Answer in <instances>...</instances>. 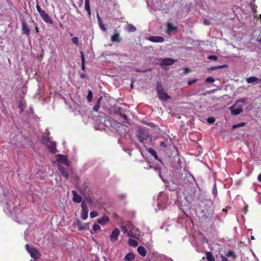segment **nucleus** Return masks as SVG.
<instances>
[{
	"mask_svg": "<svg viewBox=\"0 0 261 261\" xmlns=\"http://www.w3.org/2000/svg\"><path fill=\"white\" fill-rule=\"evenodd\" d=\"M138 133V137L141 143L145 144L148 140V141L151 140V136L145 129L139 128Z\"/></svg>",
	"mask_w": 261,
	"mask_h": 261,
	"instance_id": "obj_1",
	"label": "nucleus"
},
{
	"mask_svg": "<svg viewBox=\"0 0 261 261\" xmlns=\"http://www.w3.org/2000/svg\"><path fill=\"white\" fill-rule=\"evenodd\" d=\"M156 92L159 99L162 100H166L170 98V97L167 94V93L164 91L162 85L159 82L156 83Z\"/></svg>",
	"mask_w": 261,
	"mask_h": 261,
	"instance_id": "obj_2",
	"label": "nucleus"
},
{
	"mask_svg": "<svg viewBox=\"0 0 261 261\" xmlns=\"http://www.w3.org/2000/svg\"><path fill=\"white\" fill-rule=\"evenodd\" d=\"M25 248L32 258L37 259L41 257V254L34 246L30 247L28 244H26Z\"/></svg>",
	"mask_w": 261,
	"mask_h": 261,
	"instance_id": "obj_3",
	"label": "nucleus"
},
{
	"mask_svg": "<svg viewBox=\"0 0 261 261\" xmlns=\"http://www.w3.org/2000/svg\"><path fill=\"white\" fill-rule=\"evenodd\" d=\"M82 212L81 218L83 220H85L88 218L89 210L88 207L85 201L81 203Z\"/></svg>",
	"mask_w": 261,
	"mask_h": 261,
	"instance_id": "obj_4",
	"label": "nucleus"
},
{
	"mask_svg": "<svg viewBox=\"0 0 261 261\" xmlns=\"http://www.w3.org/2000/svg\"><path fill=\"white\" fill-rule=\"evenodd\" d=\"M21 22L22 23V34L27 35V36H29L30 34V31H31L30 28L29 27V25L23 19H21Z\"/></svg>",
	"mask_w": 261,
	"mask_h": 261,
	"instance_id": "obj_5",
	"label": "nucleus"
},
{
	"mask_svg": "<svg viewBox=\"0 0 261 261\" xmlns=\"http://www.w3.org/2000/svg\"><path fill=\"white\" fill-rule=\"evenodd\" d=\"M120 234V230L118 228H115L112 232L110 239L112 242H115L118 240Z\"/></svg>",
	"mask_w": 261,
	"mask_h": 261,
	"instance_id": "obj_6",
	"label": "nucleus"
},
{
	"mask_svg": "<svg viewBox=\"0 0 261 261\" xmlns=\"http://www.w3.org/2000/svg\"><path fill=\"white\" fill-rule=\"evenodd\" d=\"M57 161L58 162L63 164L67 166H69V164L68 161L67 160V157L62 154H58L57 155Z\"/></svg>",
	"mask_w": 261,
	"mask_h": 261,
	"instance_id": "obj_7",
	"label": "nucleus"
},
{
	"mask_svg": "<svg viewBox=\"0 0 261 261\" xmlns=\"http://www.w3.org/2000/svg\"><path fill=\"white\" fill-rule=\"evenodd\" d=\"M40 16L45 22L51 24L53 23V20L45 11L41 13Z\"/></svg>",
	"mask_w": 261,
	"mask_h": 261,
	"instance_id": "obj_8",
	"label": "nucleus"
},
{
	"mask_svg": "<svg viewBox=\"0 0 261 261\" xmlns=\"http://www.w3.org/2000/svg\"><path fill=\"white\" fill-rule=\"evenodd\" d=\"M175 60L168 58H165L162 60L161 62V65H171L175 62Z\"/></svg>",
	"mask_w": 261,
	"mask_h": 261,
	"instance_id": "obj_9",
	"label": "nucleus"
},
{
	"mask_svg": "<svg viewBox=\"0 0 261 261\" xmlns=\"http://www.w3.org/2000/svg\"><path fill=\"white\" fill-rule=\"evenodd\" d=\"M58 169L59 171L61 173L62 175L65 177L66 179H68L69 177V173L68 172L65 170L64 167L61 165H58Z\"/></svg>",
	"mask_w": 261,
	"mask_h": 261,
	"instance_id": "obj_10",
	"label": "nucleus"
},
{
	"mask_svg": "<svg viewBox=\"0 0 261 261\" xmlns=\"http://www.w3.org/2000/svg\"><path fill=\"white\" fill-rule=\"evenodd\" d=\"M148 40L153 42H163L164 38L161 36H150L148 38Z\"/></svg>",
	"mask_w": 261,
	"mask_h": 261,
	"instance_id": "obj_11",
	"label": "nucleus"
},
{
	"mask_svg": "<svg viewBox=\"0 0 261 261\" xmlns=\"http://www.w3.org/2000/svg\"><path fill=\"white\" fill-rule=\"evenodd\" d=\"M231 113L235 115H239L243 112V108L241 107L236 108L234 106H232L230 108Z\"/></svg>",
	"mask_w": 261,
	"mask_h": 261,
	"instance_id": "obj_12",
	"label": "nucleus"
},
{
	"mask_svg": "<svg viewBox=\"0 0 261 261\" xmlns=\"http://www.w3.org/2000/svg\"><path fill=\"white\" fill-rule=\"evenodd\" d=\"M120 228H121L122 231L124 233H127V236L128 237H133V238H137L136 235L133 233L132 230H129V231H127V227L125 226L121 225L120 226Z\"/></svg>",
	"mask_w": 261,
	"mask_h": 261,
	"instance_id": "obj_13",
	"label": "nucleus"
},
{
	"mask_svg": "<svg viewBox=\"0 0 261 261\" xmlns=\"http://www.w3.org/2000/svg\"><path fill=\"white\" fill-rule=\"evenodd\" d=\"M72 194H73V201L74 202L80 203L82 201V198L81 196L79 195L75 191L72 190Z\"/></svg>",
	"mask_w": 261,
	"mask_h": 261,
	"instance_id": "obj_14",
	"label": "nucleus"
},
{
	"mask_svg": "<svg viewBox=\"0 0 261 261\" xmlns=\"http://www.w3.org/2000/svg\"><path fill=\"white\" fill-rule=\"evenodd\" d=\"M110 221V219L108 216L104 215L101 218L98 219L97 222L101 225H104L108 223Z\"/></svg>",
	"mask_w": 261,
	"mask_h": 261,
	"instance_id": "obj_15",
	"label": "nucleus"
},
{
	"mask_svg": "<svg viewBox=\"0 0 261 261\" xmlns=\"http://www.w3.org/2000/svg\"><path fill=\"white\" fill-rule=\"evenodd\" d=\"M118 114H119V115L123 118V120L122 122L123 123H127V117L126 115L124 113V111L122 108H119L118 110Z\"/></svg>",
	"mask_w": 261,
	"mask_h": 261,
	"instance_id": "obj_16",
	"label": "nucleus"
},
{
	"mask_svg": "<svg viewBox=\"0 0 261 261\" xmlns=\"http://www.w3.org/2000/svg\"><path fill=\"white\" fill-rule=\"evenodd\" d=\"M47 148L49 151L53 153H55L56 151V144L55 142H50L47 145Z\"/></svg>",
	"mask_w": 261,
	"mask_h": 261,
	"instance_id": "obj_17",
	"label": "nucleus"
},
{
	"mask_svg": "<svg viewBox=\"0 0 261 261\" xmlns=\"http://www.w3.org/2000/svg\"><path fill=\"white\" fill-rule=\"evenodd\" d=\"M261 81V79H258L255 76H251L247 79V82L248 83H252L253 82H256L257 83Z\"/></svg>",
	"mask_w": 261,
	"mask_h": 261,
	"instance_id": "obj_18",
	"label": "nucleus"
},
{
	"mask_svg": "<svg viewBox=\"0 0 261 261\" xmlns=\"http://www.w3.org/2000/svg\"><path fill=\"white\" fill-rule=\"evenodd\" d=\"M135 255L133 253H128L124 257V261H133L135 258Z\"/></svg>",
	"mask_w": 261,
	"mask_h": 261,
	"instance_id": "obj_19",
	"label": "nucleus"
},
{
	"mask_svg": "<svg viewBox=\"0 0 261 261\" xmlns=\"http://www.w3.org/2000/svg\"><path fill=\"white\" fill-rule=\"evenodd\" d=\"M138 252L142 256L144 257L146 255V251L145 248L142 246H140L138 247L137 249Z\"/></svg>",
	"mask_w": 261,
	"mask_h": 261,
	"instance_id": "obj_20",
	"label": "nucleus"
},
{
	"mask_svg": "<svg viewBox=\"0 0 261 261\" xmlns=\"http://www.w3.org/2000/svg\"><path fill=\"white\" fill-rule=\"evenodd\" d=\"M121 39L120 37L119 33H117L111 36V41L112 42H119Z\"/></svg>",
	"mask_w": 261,
	"mask_h": 261,
	"instance_id": "obj_21",
	"label": "nucleus"
},
{
	"mask_svg": "<svg viewBox=\"0 0 261 261\" xmlns=\"http://www.w3.org/2000/svg\"><path fill=\"white\" fill-rule=\"evenodd\" d=\"M102 97L101 96L99 98L98 100H97V101L96 102V104L95 105L93 108V110L94 111L97 112L99 110L101 103V100H102Z\"/></svg>",
	"mask_w": 261,
	"mask_h": 261,
	"instance_id": "obj_22",
	"label": "nucleus"
},
{
	"mask_svg": "<svg viewBox=\"0 0 261 261\" xmlns=\"http://www.w3.org/2000/svg\"><path fill=\"white\" fill-rule=\"evenodd\" d=\"M75 225L77 227L79 230L82 231L84 230L83 224L79 219L76 220Z\"/></svg>",
	"mask_w": 261,
	"mask_h": 261,
	"instance_id": "obj_23",
	"label": "nucleus"
},
{
	"mask_svg": "<svg viewBox=\"0 0 261 261\" xmlns=\"http://www.w3.org/2000/svg\"><path fill=\"white\" fill-rule=\"evenodd\" d=\"M85 9L88 12V15L90 16L91 13V10H90V0H85Z\"/></svg>",
	"mask_w": 261,
	"mask_h": 261,
	"instance_id": "obj_24",
	"label": "nucleus"
},
{
	"mask_svg": "<svg viewBox=\"0 0 261 261\" xmlns=\"http://www.w3.org/2000/svg\"><path fill=\"white\" fill-rule=\"evenodd\" d=\"M81 54V59H82V69L83 70H85V59L84 54L83 51L80 52Z\"/></svg>",
	"mask_w": 261,
	"mask_h": 261,
	"instance_id": "obj_25",
	"label": "nucleus"
},
{
	"mask_svg": "<svg viewBox=\"0 0 261 261\" xmlns=\"http://www.w3.org/2000/svg\"><path fill=\"white\" fill-rule=\"evenodd\" d=\"M206 259L208 261H215V258L211 252H206Z\"/></svg>",
	"mask_w": 261,
	"mask_h": 261,
	"instance_id": "obj_26",
	"label": "nucleus"
},
{
	"mask_svg": "<svg viewBox=\"0 0 261 261\" xmlns=\"http://www.w3.org/2000/svg\"><path fill=\"white\" fill-rule=\"evenodd\" d=\"M98 20V23L99 27L100 29L103 31H106V28L105 27V25L103 24L102 21L101 20L100 17L98 15L97 16Z\"/></svg>",
	"mask_w": 261,
	"mask_h": 261,
	"instance_id": "obj_27",
	"label": "nucleus"
},
{
	"mask_svg": "<svg viewBox=\"0 0 261 261\" xmlns=\"http://www.w3.org/2000/svg\"><path fill=\"white\" fill-rule=\"evenodd\" d=\"M226 256L227 257H231L232 258L235 260L237 257V255L235 254V253L232 251L229 250L226 254Z\"/></svg>",
	"mask_w": 261,
	"mask_h": 261,
	"instance_id": "obj_28",
	"label": "nucleus"
},
{
	"mask_svg": "<svg viewBox=\"0 0 261 261\" xmlns=\"http://www.w3.org/2000/svg\"><path fill=\"white\" fill-rule=\"evenodd\" d=\"M128 244L132 247H137L138 245V242L136 240L132 239H129Z\"/></svg>",
	"mask_w": 261,
	"mask_h": 261,
	"instance_id": "obj_29",
	"label": "nucleus"
},
{
	"mask_svg": "<svg viewBox=\"0 0 261 261\" xmlns=\"http://www.w3.org/2000/svg\"><path fill=\"white\" fill-rule=\"evenodd\" d=\"M127 30L129 32H133L136 31V28L132 24H128L127 26Z\"/></svg>",
	"mask_w": 261,
	"mask_h": 261,
	"instance_id": "obj_30",
	"label": "nucleus"
},
{
	"mask_svg": "<svg viewBox=\"0 0 261 261\" xmlns=\"http://www.w3.org/2000/svg\"><path fill=\"white\" fill-rule=\"evenodd\" d=\"M87 100L88 101L90 102L91 101L92 98H93V93L91 90L88 91V95L87 97Z\"/></svg>",
	"mask_w": 261,
	"mask_h": 261,
	"instance_id": "obj_31",
	"label": "nucleus"
},
{
	"mask_svg": "<svg viewBox=\"0 0 261 261\" xmlns=\"http://www.w3.org/2000/svg\"><path fill=\"white\" fill-rule=\"evenodd\" d=\"M149 152L152 156H153L155 159H158V155L156 154V152H155V151L154 150H153V149L150 148L149 149Z\"/></svg>",
	"mask_w": 261,
	"mask_h": 261,
	"instance_id": "obj_32",
	"label": "nucleus"
},
{
	"mask_svg": "<svg viewBox=\"0 0 261 261\" xmlns=\"http://www.w3.org/2000/svg\"><path fill=\"white\" fill-rule=\"evenodd\" d=\"M168 31H175L177 30V28L176 27H174L170 23H168L167 24Z\"/></svg>",
	"mask_w": 261,
	"mask_h": 261,
	"instance_id": "obj_33",
	"label": "nucleus"
},
{
	"mask_svg": "<svg viewBox=\"0 0 261 261\" xmlns=\"http://www.w3.org/2000/svg\"><path fill=\"white\" fill-rule=\"evenodd\" d=\"M71 41H72V43H73L74 44H75L76 45H78L79 44V38L76 37H74L72 38Z\"/></svg>",
	"mask_w": 261,
	"mask_h": 261,
	"instance_id": "obj_34",
	"label": "nucleus"
},
{
	"mask_svg": "<svg viewBox=\"0 0 261 261\" xmlns=\"http://www.w3.org/2000/svg\"><path fill=\"white\" fill-rule=\"evenodd\" d=\"M100 229V226L97 224H95L93 226V230L95 233L97 232V231Z\"/></svg>",
	"mask_w": 261,
	"mask_h": 261,
	"instance_id": "obj_35",
	"label": "nucleus"
},
{
	"mask_svg": "<svg viewBox=\"0 0 261 261\" xmlns=\"http://www.w3.org/2000/svg\"><path fill=\"white\" fill-rule=\"evenodd\" d=\"M98 216V213L96 211H93L90 212V216L91 218H94Z\"/></svg>",
	"mask_w": 261,
	"mask_h": 261,
	"instance_id": "obj_36",
	"label": "nucleus"
},
{
	"mask_svg": "<svg viewBox=\"0 0 261 261\" xmlns=\"http://www.w3.org/2000/svg\"><path fill=\"white\" fill-rule=\"evenodd\" d=\"M245 125V123L242 122L239 123L238 124L233 125V126H232V128H237V127H240L243 126Z\"/></svg>",
	"mask_w": 261,
	"mask_h": 261,
	"instance_id": "obj_37",
	"label": "nucleus"
},
{
	"mask_svg": "<svg viewBox=\"0 0 261 261\" xmlns=\"http://www.w3.org/2000/svg\"><path fill=\"white\" fill-rule=\"evenodd\" d=\"M207 121L210 124L213 123L215 121V118L213 117H208L207 119Z\"/></svg>",
	"mask_w": 261,
	"mask_h": 261,
	"instance_id": "obj_38",
	"label": "nucleus"
},
{
	"mask_svg": "<svg viewBox=\"0 0 261 261\" xmlns=\"http://www.w3.org/2000/svg\"><path fill=\"white\" fill-rule=\"evenodd\" d=\"M207 59L211 60L217 61L218 59V57L215 55H210L207 57Z\"/></svg>",
	"mask_w": 261,
	"mask_h": 261,
	"instance_id": "obj_39",
	"label": "nucleus"
},
{
	"mask_svg": "<svg viewBox=\"0 0 261 261\" xmlns=\"http://www.w3.org/2000/svg\"><path fill=\"white\" fill-rule=\"evenodd\" d=\"M214 82H215V79L211 76H209V77H207L205 80V82H206V83H214Z\"/></svg>",
	"mask_w": 261,
	"mask_h": 261,
	"instance_id": "obj_40",
	"label": "nucleus"
},
{
	"mask_svg": "<svg viewBox=\"0 0 261 261\" xmlns=\"http://www.w3.org/2000/svg\"><path fill=\"white\" fill-rule=\"evenodd\" d=\"M29 22L32 23L34 24V25H35V30L36 31V32H39L38 28L37 27L36 23H35L34 20L31 17L30 18Z\"/></svg>",
	"mask_w": 261,
	"mask_h": 261,
	"instance_id": "obj_41",
	"label": "nucleus"
},
{
	"mask_svg": "<svg viewBox=\"0 0 261 261\" xmlns=\"http://www.w3.org/2000/svg\"><path fill=\"white\" fill-rule=\"evenodd\" d=\"M84 229L89 230L90 228V223L88 222L83 224Z\"/></svg>",
	"mask_w": 261,
	"mask_h": 261,
	"instance_id": "obj_42",
	"label": "nucleus"
},
{
	"mask_svg": "<svg viewBox=\"0 0 261 261\" xmlns=\"http://www.w3.org/2000/svg\"><path fill=\"white\" fill-rule=\"evenodd\" d=\"M36 9L38 12L39 13L40 15L41 14V13L44 11V10L41 9V7L38 5L36 6Z\"/></svg>",
	"mask_w": 261,
	"mask_h": 261,
	"instance_id": "obj_43",
	"label": "nucleus"
},
{
	"mask_svg": "<svg viewBox=\"0 0 261 261\" xmlns=\"http://www.w3.org/2000/svg\"><path fill=\"white\" fill-rule=\"evenodd\" d=\"M203 22L205 25H209L211 24L210 21L207 19H204Z\"/></svg>",
	"mask_w": 261,
	"mask_h": 261,
	"instance_id": "obj_44",
	"label": "nucleus"
},
{
	"mask_svg": "<svg viewBox=\"0 0 261 261\" xmlns=\"http://www.w3.org/2000/svg\"><path fill=\"white\" fill-rule=\"evenodd\" d=\"M160 146L161 147H165V148L167 147L166 141H161L160 142Z\"/></svg>",
	"mask_w": 261,
	"mask_h": 261,
	"instance_id": "obj_45",
	"label": "nucleus"
},
{
	"mask_svg": "<svg viewBox=\"0 0 261 261\" xmlns=\"http://www.w3.org/2000/svg\"><path fill=\"white\" fill-rule=\"evenodd\" d=\"M220 257L221 258V261H228L226 256H224L223 255H221Z\"/></svg>",
	"mask_w": 261,
	"mask_h": 261,
	"instance_id": "obj_46",
	"label": "nucleus"
},
{
	"mask_svg": "<svg viewBox=\"0 0 261 261\" xmlns=\"http://www.w3.org/2000/svg\"><path fill=\"white\" fill-rule=\"evenodd\" d=\"M196 81H197V79H195V80H192V81H189L188 82V85H192V84L195 83Z\"/></svg>",
	"mask_w": 261,
	"mask_h": 261,
	"instance_id": "obj_47",
	"label": "nucleus"
},
{
	"mask_svg": "<svg viewBox=\"0 0 261 261\" xmlns=\"http://www.w3.org/2000/svg\"><path fill=\"white\" fill-rule=\"evenodd\" d=\"M224 67V66H219L217 67H214L212 68V70H215L216 69H219V68H222Z\"/></svg>",
	"mask_w": 261,
	"mask_h": 261,
	"instance_id": "obj_48",
	"label": "nucleus"
},
{
	"mask_svg": "<svg viewBox=\"0 0 261 261\" xmlns=\"http://www.w3.org/2000/svg\"><path fill=\"white\" fill-rule=\"evenodd\" d=\"M184 70H185V72L186 73H189L190 72V69L188 68H186L184 69Z\"/></svg>",
	"mask_w": 261,
	"mask_h": 261,
	"instance_id": "obj_49",
	"label": "nucleus"
},
{
	"mask_svg": "<svg viewBox=\"0 0 261 261\" xmlns=\"http://www.w3.org/2000/svg\"><path fill=\"white\" fill-rule=\"evenodd\" d=\"M86 74H85L84 73H81L80 74V77L82 78V79H84L85 77H86Z\"/></svg>",
	"mask_w": 261,
	"mask_h": 261,
	"instance_id": "obj_50",
	"label": "nucleus"
},
{
	"mask_svg": "<svg viewBox=\"0 0 261 261\" xmlns=\"http://www.w3.org/2000/svg\"><path fill=\"white\" fill-rule=\"evenodd\" d=\"M257 179L259 181L261 182V173L258 175Z\"/></svg>",
	"mask_w": 261,
	"mask_h": 261,
	"instance_id": "obj_51",
	"label": "nucleus"
},
{
	"mask_svg": "<svg viewBox=\"0 0 261 261\" xmlns=\"http://www.w3.org/2000/svg\"><path fill=\"white\" fill-rule=\"evenodd\" d=\"M148 125L149 126H150L152 127V126H153V125L154 124H153V123H148Z\"/></svg>",
	"mask_w": 261,
	"mask_h": 261,
	"instance_id": "obj_52",
	"label": "nucleus"
},
{
	"mask_svg": "<svg viewBox=\"0 0 261 261\" xmlns=\"http://www.w3.org/2000/svg\"><path fill=\"white\" fill-rule=\"evenodd\" d=\"M251 240H254L255 239L254 237L253 236H252L251 237Z\"/></svg>",
	"mask_w": 261,
	"mask_h": 261,
	"instance_id": "obj_53",
	"label": "nucleus"
},
{
	"mask_svg": "<svg viewBox=\"0 0 261 261\" xmlns=\"http://www.w3.org/2000/svg\"><path fill=\"white\" fill-rule=\"evenodd\" d=\"M223 211H225V212H226V211H225V209H223Z\"/></svg>",
	"mask_w": 261,
	"mask_h": 261,
	"instance_id": "obj_54",
	"label": "nucleus"
},
{
	"mask_svg": "<svg viewBox=\"0 0 261 261\" xmlns=\"http://www.w3.org/2000/svg\"><path fill=\"white\" fill-rule=\"evenodd\" d=\"M105 261H108V260H106Z\"/></svg>",
	"mask_w": 261,
	"mask_h": 261,
	"instance_id": "obj_55",
	"label": "nucleus"
}]
</instances>
